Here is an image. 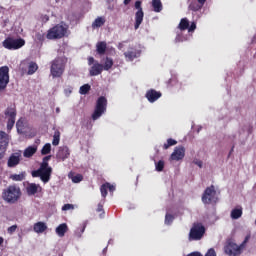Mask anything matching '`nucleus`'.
<instances>
[{
	"label": "nucleus",
	"instance_id": "1",
	"mask_svg": "<svg viewBox=\"0 0 256 256\" xmlns=\"http://www.w3.org/2000/svg\"><path fill=\"white\" fill-rule=\"evenodd\" d=\"M249 239H251V234L246 235L245 239L240 245H237V243L233 242L232 240H228L224 246V253L229 256H240L245 247H247Z\"/></svg>",
	"mask_w": 256,
	"mask_h": 256
},
{
	"label": "nucleus",
	"instance_id": "2",
	"mask_svg": "<svg viewBox=\"0 0 256 256\" xmlns=\"http://www.w3.org/2000/svg\"><path fill=\"white\" fill-rule=\"evenodd\" d=\"M2 199L6 203L14 205V203H17L21 199V188L15 184L8 186L2 192Z\"/></svg>",
	"mask_w": 256,
	"mask_h": 256
},
{
	"label": "nucleus",
	"instance_id": "3",
	"mask_svg": "<svg viewBox=\"0 0 256 256\" xmlns=\"http://www.w3.org/2000/svg\"><path fill=\"white\" fill-rule=\"evenodd\" d=\"M53 173V168L49 166V162H44L40 164L39 169L33 170L32 177H40L42 183H49L51 181V175Z\"/></svg>",
	"mask_w": 256,
	"mask_h": 256
},
{
	"label": "nucleus",
	"instance_id": "4",
	"mask_svg": "<svg viewBox=\"0 0 256 256\" xmlns=\"http://www.w3.org/2000/svg\"><path fill=\"white\" fill-rule=\"evenodd\" d=\"M65 67H67V58L57 57L51 62L50 73L52 77H63L65 73Z\"/></svg>",
	"mask_w": 256,
	"mask_h": 256
},
{
	"label": "nucleus",
	"instance_id": "5",
	"mask_svg": "<svg viewBox=\"0 0 256 256\" xmlns=\"http://www.w3.org/2000/svg\"><path fill=\"white\" fill-rule=\"evenodd\" d=\"M67 35V27L57 24L47 31L46 39L53 41L55 39H63Z\"/></svg>",
	"mask_w": 256,
	"mask_h": 256
},
{
	"label": "nucleus",
	"instance_id": "6",
	"mask_svg": "<svg viewBox=\"0 0 256 256\" xmlns=\"http://www.w3.org/2000/svg\"><path fill=\"white\" fill-rule=\"evenodd\" d=\"M2 46L4 49H8V51H17V49H21V47H25V39L23 38H13L7 37L3 42Z\"/></svg>",
	"mask_w": 256,
	"mask_h": 256
},
{
	"label": "nucleus",
	"instance_id": "7",
	"mask_svg": "<svg viewBox=\"0 0 256 256\" xmlns=\"http://www.w3.org/2000/svg\"><path fill=\"white\" fill-rule=\"evenodd\" d=\"M105 111H107V98L105 96H100L96 101V106L92 114L93 121H97Z\"/></svg>",
	"mask_w": 256,
	"mask_h": 256
},
{
	"label": "nucleus",
	"instance_id": "8",
	"mask_svg": "<svg viewBox=\"0 0 256 256\" xmlns=\"http://www.w3.org/2000/svg\"><path fill=\"white\" fill-rule=\"evenodd\" d=\"M202 203H204V205L217 203V190H215L214 185H211L204 190L202 194Z\"/></svg>",
	"mask_w": 256,
	"mask_h": 256
},
{
	"label": "nucleus",
	"instance_id": "9",
	"mask_svg": "<svg viewBox=\"0 0 256 256\" xmlns=\"http://www.w3.org/2000/svg\"><path fill=\"white\" fill-rule=\"evenodd\" d=\"M204 235H205V226H203V224L201 223H196L190 229L189 240L200 241V239H203Z\"/></svg>",
	"mask_w": 256,
	"mask_h": 256
},
{
	"label": "nucleus",
	"instance_id": "10",
	"mask_svg": "<svg viewBox=\"0 0 256 256\" xmlns=\"http://www.w3.org/2000/svg\"><path fill=\"white\" fill-rule=\"evenodd\" d=\"M11 137L5 131H0V161L5 158Z\"/></svg>",
	"mask_w": 256,
	"mask_h": 256
},
{
	"label": "nucleus",
	"instance_id": "11",
	"mask_svg": "<svg viewBox=\"0 0 256 256\" xmlns=\"http://www.w3.org/2000/svg\"><path fill=\"white\" fill-rule=\"evenodd\" d=\"M9 85V66L0 67V91L7 89Z\"/></svg>",
	"mask_w": 256,
	"mask_h": 256
},
{
	"label": "nucleus",
	"instance_id": "12",
	"mask_svg": "<svg viewBox=\"0 0 256 256\" xmlns=\"http://www.w3.org/2000/svg\"><path fill=\"white\" fill-rule=\"evenodd\" d=\"M21 159H22L21 150L12 153L8 157L7 167H9V169H13V168L17 167V165H19L21 163Z\"/></svg>",
	"mask_w": 256,
	"mask_h": 256
},
{
	"label": "nucleus",
	"instance_id": "13",
	"mask_svg": "<svg viewBox=\"0 0 256 256\" xmlns=\"http://www.w3.org/2000/svg\"><path fill=\"white\" fill-rule=\"evenodd\" d=\"M135 9H138V11L135 13V25L134 29H139L141 27V23H143V8H141V1H136L135 2Z\"/></svg>",
	"mask_w": 256,
	"mask_h": 256
},
{
	"label": "nucleus",
	"instance_id": "14",
	"mask_svg": "<svg viewBox=\"0 0 256 256\" xmlns=\"http://www.w3.org/2000/svg\"><path fill=\"white\" fill-rule=\"evenodd\" d=\"M178 29L180 31H187V29H188V33H193V31H195V29H197V23L191 22V25L189 26V19L182 18L178 25Z\"/></svg>",
	"mask_w": 256,
	"mask_h": 256
},
{
	"label": "nucleus",
	"instance_id": "15",
	"mask_svg": "<svg viewBox=\"0 0 256 256\" xmlns=\"http://www.w3.org/2000/svg\"><path fill=\"white\" fill-rule=\"evenodd\" d=\"M71 157V150L67 146H60L56 153L57 161H66Z\"/></svg>",
	"mask_w": 256,
	"mask_h": 256
},
{
	"label": "nucleus",
	"instance_id": "16",
	"mask_svg": "<svg viewBox=\"0 0 256 256\" xmlns=\"http://www.w3.org/2000/svg\"><path fill=\"white\" fill-rule=\"evenodd\" d=\"M185 158V147L178 146L174 149L170 156L171 161H181Z\"/></svg>",
	"mask_w": 256,
	"mask_h": 256
},
{
	"label": "nucleus",
	"instance_id": "17",
	"mask_svg": "<svg viewBox=\"0 0 256 256\" xmlns=\"http://www.w3.org/2000/svg\"><path fill=\"white\" fill-rule=\"evenodd\" d=\"M141 56V50H138L137 48L130 47L128 51L124 53V57L127 61H133L134 59H137V57Z\"/></svg>",
	"mask_w": 256,
	"mask_h": 256
},
{
	"label": "nucleus",
	"instance_id": "18",
	"mask_svg": "<svg viewBox=\"0 0 256 256\" xmlns=\"http://www.w3.org/2000/svg\"><path fill=\"white\" fill-rule=\"evenodd\" d=\"M103 64L99 62H95L89 69L90 77H97V75H101L103 73Z\"/></svg>",
	"mask_w": 256,
	"mask_h": 256
},
{
	"label": "nucleus",
	"instance_id": "19",
	"mask_svg": "<svg viewBox=\"0 0 256 256\" xmlns=\"http://www.w3.org/2000/svg\"><path fill=\"white\" fill-rule=\"evenodd\" d=\"M161 92L155 90V89H150L146 92V99L149 101V103H155L158 99H161Z\"/></svg>",
	"mask_w": 256,
	"mask_h": 256
},
{
	"label": "nucleus",
	"instance_id": "20",
	"mask_svg": "<svg viewBox=\"0 0 256 256\" xmlns=\"http://www.w3.org/2000/svg\"><path fill=\"white\" fill-rule=\"evenodd\" d=\"M41 189L39 184L31 183L26 187V193L27 195H36Z\"/></svg>",
	"mask_w": 256,
	"mask_h": 256
},
{
	"label": "nucleus",
	"instance_id": "21",
	"mask_svg": "<svg viewBox=\"0 0 256 256\" xmlns=\"http://www.w3.org/2000/svg\"><path fill=\"white\" fill-rule=\"evenodd\" d=\"M4 115L8 117V119H16L17 118V108L15 106H10L6 108Z\"/></svg>",
	"mask_w": 256,
	"mask_h": 256
},
{
	"label": "nucleus",
	"instance_id": "22",
	"mask_svg": "<svg viewBox=\"0 0 256 256\" xmlns=\"http://www.w3.org/2000/svg\"><path fill=\"white\" fill-rule=\"evenodd\" d=\"M33 231L35 233H45L47 231V224L45 222H37L33 226Z\"/></svg>",
	"mask_w": 256,
	"mask_h": 256
},
{
	"label": "nucleus",
	"instance_id": "23",
	"mask_svg": "<svg viewBox=\"0 0 256 256\" xmlns=\"http://www.w3.org/2000/svg\"><path fill=\"white\" fill-rule=\"evenodd\" d=\"M107 51V42L100 41L96 44V52L98 55H105V52Z\"/></svg>",
	"mask_w": 256,
	"mask_h": 256
},
{
	"label": "nucleus",
	"instance_id": "24",
	"mask_svg": "<svg viewBox=\"0 0 256 256\" xmlns=\"http://www.w3.org/2000/svg\"><path fill=\"white\" fill-rule=\"evenodd\" d=\"M69 230L67 224L62 223L56 228V233L59 237H65V233Z\"/></svg>",
	"mask_w": 256,
	"mask_h": 256
},
{
	"label": "nucleus",
	"instance_id": "25",
	"mask_svg": "<svg viewBox=\"0 0 256 256\" xmlns=\"http://www.w3.org/2000/svg\"><path fill=\"white\" fill-rule=\"evenodd\" d=\"M105 17H97L92 23L93 29H98L99 27H103L105 25Z\"/></svg>",
	"mask_w": 256,
	"mask_h": 256
},
{
	"label": "nucleus",
	"instance_id": "26",
	"mask_svg": "<svg viewBox=\"0 0 256 256\" xmlns=\"http://www.w3.org/2000/svg\"><path fill=\"white\" fill-rule=\"evenodd\" d=\"M37 153V147L29 146L24 150L23 156L26 158L33 157Z\"/></svg>",
	"mask_w": 256,
	"mask_h": 256
},
{
	"label": "nucleus",
	"instance_id": "27",
	"mask_svg": "<svg viewBox=\"0 0 256 256\" xmlns=\"http://www.w3.org/2000/svg\"><path fill=\"white\" fill-rule=\"evenodd\" d=\"M152 7L155 13H161V11H163V3H161V0H152Z\"/></svg>",
	"mask_w": 256,
	"mask_h": 256
},
{
	"label": "nucleus",
	"instance_id": "28",
	"mask_svg": "<svg viewBox=\"0 0 256 256\" xmlns=\"http://www.w3.org/2000/svg\"><path fill=\"white\" fill-rule=\"evenodd\" d=\"M37 69H39V66L35 62H30L28 65V72L27 75H35L37 73Z\"/></svg>",
	"mask_w": 256,
	"mask_h": 256
},
{
	"label": "nucleus",
	"instance_id": "29",
	"mask_svg": "<svg viewBox=\"0 0 256 256\" xmlns=\"http://www.w3.org/2000/svg\"><path fill=\"white\" fill-rule=\"evenodd\" d=\"M188 8L190 11L197 12V11H201V9H203V6L199 2L193 1L190 3Z\"/></svg>",
	"mask_w": 256,
	"mask_h": 256
},
{
	"label": "nucleus",
	"instance_id": "30",
	"mask_svg": "<svg viewBox=\"0 0 256 256\" xmlns=\"http://www.w3.org/2000/svg\"><path fill=\"white\" fill-rule=\"evenodd\" d=\"M113 65H114L113 59L110 57H106L104 65H103V70L109 71L110 69L113 68Z\"/></svg>",
	"mask_w": 256,
	"mask_h": 256
},
{
	"label": "nucleus",
	"instance_id": "31",
	"mask_svg": "<svg viewBox=\"0 0 256 256\" xmlns=\"http://www.w3.org/2000/svg\"><path fill=\"white\" fill-rule=\"evenodd\" d=\"M60 141H61V132L59 130H55L53 135L52 145H54V147H57Z\"/></svg>",
	"mask_w": 256,
	"mask_h": 256
},
{
	"label": "nucleus",
	"instance_id": "32",
	"mask_svg": "<svg viewBox=\"0 0 256 256\" xmlns=\"http://www.w3.org/2000/svg\"><path fill=\"white\" fill-rule=\"evenodd\" d=\"M243 215L242 208H235L231 211V219H239Z\"/></svg>",
	"mask_w": 256,
	"mask_h": 256
},
{
	"label": "nucleus",
	"instance_id": "33",
	"mask_svg": "<svg viewBox=\"0 0 256 256\" xmlns=\"http://www.w3.org/2000/svg\"><path fill=\"white\" fill-rule=\"evenodd\" d=\"M16 129H17L18 133H23V129H25V122L23 121V118H20L16 122Z\"/></svg>",
	"mask_w": 256,
	"mask_h": 256
},
{
	"label": "nucleus",
	"instance_id": "34",
	"mask_svg": "<svg viewBox=\"0 0 256 256\" xmlns=\"http://www.w3.org/2000/svg\"><path fill=\"white\" fill-rule=\"evenodd\" d=\"M10 179H12V181H23L25 179V172L20 174H12L10 175Z\"/></svg>",
	"mask_w": 256,
	"mask_h": 256
},
{
	"label": "nucleus",
	"instance_id": "35",
	"mask_svg": "<svg viewBox=\"0 0 256 256\" xmlns=\"http://www.w3.org/2000/svg\"><path fill=\"white\" fill-rule=\"evenodd\" d=\"M91 91V85L89 84H84L80 87L79 93L80 95H87Z\"/></svg>",
	"mask_w": 256,
	"mask_h": 256
},
{
	"label": "nucleus",
	"instance_id": "36",
	"mask_svg": "<svg viewBox=\"0 0 256 256\" xmlns=\"http://www.w3.org/2000/svg\"><path fill=\"white\" fill-rule=\"evenodd\" d=\"M174 145H177V140L169 138L167 142L163 145V149L167 150L169 147H173Z\"/></svg>",
	"mask_w": 256,
	"mask_h": 256
},
{
	"label": "nucleus",
	"instance_id": "37",
	"mask_svg": "<svg viewBox=\"0 0 256 256\" xmlns=\"http://www.w3.org/2000/svg\"><path fill=\"white\" fill-rule=\"evenodd\" d=\"M51 153V143H46L41 149V155H49Z\"/></svg>",
	"mask_w": 256,
	"mask_h": 256
},
{
	"label": "nucleus",
	"instance_id": "38",
	"mask_svg": "<svg viewBox=\"0 0 256 256\" xmlns=\"http://www.w3.org/2000/svg\"><path fill=\"white\" fill-rule=\"evenodd\" d=\"M108 185H109V182H106V183L102 184L100 187V192L104 199H105V197H107Z\"/></svg>",
	"mask_w": 256,
	"mask_h": 256
},
{
	"label": "nucleus",
	"instance_id": "39",
	"mask_svg": "<svg viewBox=\"0 0 256 256\" xmlns=\"http://www.w3.org/2000/svg\"><path fill=\"white\" fill-rule=\"evenodd\" d=\"M156 171L161 172L163 169H165V161L160 160L157 163H155Z\"/></svg>",
	"mask_w": 256,
	"mask_h": 256
},
{
	"label": "nucleus",
	"instance_id": "40",
	"mask_svg": "<svg viewBox=\"0 0 256 256\" xmlns=\"http://www.w3.org/2000/svg\"><path fill=\"white\" fill-rule=\"evenodd\" d=\"M15 127V118H8L7 121V131H11Z\"/></svg>",
	"mask_w": 256,
	"mask_h": 256
},
{
	"label": "nucleus",
	"instance_id": "41",
	"mask_svg": "<svg viewBox=\"0 0 256 256\" xmlns=\"http://www.w3.org/2000/svg\"><path fill=\"white\" fill-rule=\"evenodd\" d=\"M81 181H83V175L81 174H76L74 177H72L73 183H81Z\"/></svg>",
	"mask_w": 256,
	"mask_h": 256
},
{
	"label": "nucleus",
	"instance_id": "42",
	"mask_svg": "<svg viewBox=\"0 0 256 256\" xmlns=\"http://www.w3.org/2000/svg\"><path fill=\"white\" fill-rule=\"evenodd\" d=\"M173 219H175V217H173V215L166 214V216H165L166 225H171V223H173Z\"/></svg>",
	"mask_w": 256,
	"mask_h": 256
},
{
	"label": "nucleus",
	"instance_id": "43",
	"mask_svg": "<svg viewBox=\"0 0 256 256\" xmlns=\"http://www.w3.org/2000/svg\"><path fill=\"white\" fill-rule=\"evenodd\" d=\"M75 209V206L73 204H64L62 207V211H71Z\"/></svg>",
	"mask_w": 256,
	"mask_h": 256
},
{
	"label": "nucleus",
	"instance_id": "44",
	"mask_svg": "<svg viewBox=\"0 0 256 256\" xmlns=\"http://www.w3.org/2000/svg\"><path fill=\"white\" fill-rule=\"evenodd\" d=\"M7 231L9 233V235H13V233H15V231H17V224L8 227Z\"/></svg>",
	"mask_w": 256,
	"mask_h": 256
},
{
	"label": "nucleus",
	"instance_id": "45",
	"mask_svg": "<svg viewBox=\"0 0 256 256\" xmlns=\"http://www.w3.org/2000/svg\"><path fill=\"white\" fill-rule=\"evenodd\" d=\"M36 39L38 41H40L41 43H43V41H45V34L44 33H37L36 34Z\"/></svg>",
	"mask_w": 256,
	"mask_h": 256
},
{
	"label": "nucleus",
	"instance_id": "46",
	"mask_svg": "<svg viewBox=\"0 0 256 256\" xmlns=\"http://www.w3.org/2000/svg\"><path fill=\"white\" fill-rule=\"evenodd\" d=\"M205 256H217V252H215V249L210 248L205 254Z\"/></svg>",
	"mask_w": 256,
	"mask_h": 256
},
{
	"label": "nucleus",
	"instance_id": "47",
	"mask_svg": "<svg viewBox=\"0 0 256 256\" xmlns=\"http://www.w3.org/2000/svg\"><path fill=\"white\" fill-rule=\"evenodd\" d=\"M96 211L98 212V213H103V214H105V211L103 210V204H101V203H99L98 204V207H97V209H96Z\"/></svg>",
	"mask_w": 256,
	"mask_h": 256
},
{
	"label": "nucleus",
	"instance_id": "48",
	"mask_svg": "<svg viewBox=\"0 0 256 256\" xmlns=\"http://www.w3.org/2000/svg\"><path fill=\"white\" fill-rule=\"evenodd\" d=\"M95 63H97L96 61H95V58H93V57H88V65H95Z\"/></svg>",
	"mask_w": 256,
	"mask_h": 256
},
{
	"label": "nucleus",
	"instance_id": "49",
	"mask_svg": "<svg viewBox=\"0 0 256 256\" xmlns=\"http://www.w3.org/2000/svg\"><path fill=\"white\" fill-rule=\"evenodd\" d=\"M194 163H195V165L200 167V169H201V167H203V161H201V160H196V161H194Z\"/></svg>",
	"mask_w": 256,
	"mask_h": 256
},
{
	"label": "nucleus",
	"instance_id": "50",
	"mask_svg": "<svg viewBox=\"0 0 256 256\" xmlns=\"http://www.w3.org/2000/svg\"><path fill=\"white\" fill-rule=\"evenodd\" d=\"M108 190L110 191V193H113V191H115V186L111 185V183H108Z\"/></svg>",
	"mask_w": 256,
	"mask_h": 256
},
{
	"label": "nucleus",
	"instance_id": "51",
	"mask_svg": "<svg viewBox=\"0 0 256 256\" xmlns=\"http://www.w3.org/2000/svg\"><path fill=\"white\" fill-rule=\"evenodd\" d=\"M42 161L49 163V161H51V155L45 156Z\"/></svg>",
	"mask_w": 256,
	"mask_h": 256
},
{
	"label": "nucleus",
	"instance_id": "52",
	"mask_svg": "<svg viewBox=\"0 0 256 256\" xmlns=\"http://www.w3.org/2000/svg\"><path fill=\"white\" fill-rule=\"evenodd\" d=\"M175 41L176 43H179V41H181V35H177Z\"/></svg>",
	"mask_w": 256,
	"mask_h": 256
},
{
	"label": "nucleus",
	"instance_id": "53",
	"mask_svg": "<svg viewBox=\"0 0 256 256\" xmlns=\"http://www.w3.org/2000/svg\"><path fill=\"white\" fill-rule=\"evenodd\" d=\"M197 1H198V3H200L203 6V5H205L207 0H197Z\"/></svg>",
	"mask_w": 256,
	"mask_h": 256
},
{
	"label": "nucleus",
	"instance_id": "54",
	"mask_svg": "<svg viewBox=\"0 0 256 256\" xmlns=\"http://www.w3.org/2000/svg\"><path fill=\"white\" fill-rule=\"evenodd\" d=\"M131 3V0H124V5H129Z\"/></svg>",
	"mask_w": 256,
	"mask_h": 256
},
{
	"label": "nucleus",
	"instance_id": "55",
	"mask_svg": "<svg viewBox=\"0 0 256 256\" xmlns=\"http://www.w3.org/2000/svg\"><path fill=\"white\" fill-rule=\"evenodd\" d=\"M3 241H4L3 237H0V245H3Z\"/></svg>",
	"mask_w": 256,
	"mask_h": 256
},
{
	"label": "nucleus",
	"instance_id": "56",
	"mask_svg": "<svg viewBox=\"0 0 256 256\" xmlns=\"http://www.w3.org/2000/svg\"><path fill=\"white\" fill-rule=\"evenodd\" d=\"M233 149H235V146L231 148L230 153H233Z\"/></svg>",
	"mask_w": 256,
	"mask_h": 256
},
{
	"label": "nucleus",
	"instance_id": "57",
	"mask_svg": "<svg viewBox=\"0 0 256 256\" xmlns=\"http://www.w3.org/2000/svg\"><path fill=\"white\" fill-rule=\"evenodd\" d=\"M46 21H49V16H45Z\"/></svg>",
	"mask_w": 256,
	"mask_h": 256
},
{
	"label": "nucleus",
	"instance_id": "58",
	"mask_svg": "<svg viewBox=\"0 0 256 256\" xmlns=\"http://www.w3.org/2000/svg\"><path fill=\"white\" fill-rule=\"evenodd\" d=\"M56 112L59 113V108L56 109Z\"/></svg>",
	"mask_w": 256,
	"mask_h": 256
}]
</instances>
